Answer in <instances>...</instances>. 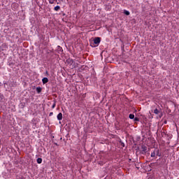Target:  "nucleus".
Instances as JSON below:
<instances>
[{
    "label": "nucleus",
    "instance_id": "f8f14e48",
    "mask_svg": "<svg viewBox=\"0 0 179 179\" xmlns=\"http://www.w3.org/2000/svg\"><path fill=\"white\" fill-rule=\"evenodd\" d=\"M57 51H59V52H62V51H64V50H62V48H61V46L58 45Z\"/></svg>",
    "mask_w": 179,
    "mask_h": 179
},
{
    "label": "nucleus",
    "instance_id": "4468645a",
    "mask_svg": "<svg viewBox=\"0 0 179 179\" xmlns=\"http://www.w3.org/2000/svg\"><path fill=\"white\" fill-rule=\"evenodd\" d=\"M159 113H160V111H159L157 108H156V109L154 110V114H157H157H159Z\"/></svg>",
    "mask_w": 179,
    "mask_h": 179
},
{
    "label": "nucleus",
    "instance_id": "b1692460",
    "mask_svg": "<svg viewBox=\"0 0 179 179\" xmlns=\"http://www.w3.org/2000/svg\"><path fill=\"white\" fill-rule=\"evenodd\" d=\"M66 48H69V46H66Z\"/></svg>",
    "mask_w": 179,
    "mask_h": 179
},
{
    "label": "nucleus",
    "instance_id": "6e6552de",
    "mask_svg": "<svg viewBox=\"0 0 179 179\" xmlns=\"http://www.w3.org/2000/svg\"><path fill=\"white\" fill-rule=\"evenodd\" d=\"M36 162H37L38 164H41V163H43V159H41V158H38V159H36Z\"/></svg>",
    "mask_w": 179,
    "mask_h": 179
},
{
    "label": "nucleus",
    "instance_id": "aec40b11",
    "mask_svg": "<svg viewBox=\"0 0 179 179\" xmlns=\"http://www.w3.org/2000/svg\"><path fill=\"white\" fill-rule=\"evenodd\" d=\"M92 48H95V47H97V45H92Z\"/></svg>",
    "mask_w": 179,
    "mask_h": 179
},
{
    "label": "nucleus",
    "instance_id": "5701e85b",
    "mask_svg": "<svg viewBox=\"0 0 179 179\" xmlns=\"http://www.w3.org/2000/svg\"><path fill=\"white\" fill-rule=\"evenodd\" d=\"M121 48H122V50H124V46H122Z\"/></svg>",
    "mask_w": 179,
    "mask_h": 179
},
{
    "label": "nucleus",
    "instance_id": "9d476101",
    "mask_svg": "<svg viewBox=\"0 0 179 179\" xmlns=\"http://www.w3.org/2000/svg\"><path fill=\"white\" fill-rule=\"evenodd\" d=\"M123 13H124V15H126L127 16H129V15H131V13H129V11L127 10H124Z\"/></svg>",
    "mask_w": 179,
    "mask_h": 179
},
{
    "label": "nucleus",
    "instance_id": "20e7f679",
    "mask_svg": "<svg viewBox=\"0 0 179 179\" xmlns=\"http://www.w3.org/2000/svg\"><path fill=\"white\" fill-rule=\"evenodd\" d=\"M42 83L43 85H45V83H48V78L47 77H45L42 79Z\"/></svg>",
    "mask_w": 179,
    "mask_h": 179
},
{
    "label": "nucleus",
    "instance_id": "ddd939ff",
    "mask_svg": "<svg viewBox=\"0 0 179 179\" xmlns=\"http://www.w3.org/2000/svg\"><path fill=\"white\" fill-rule=\"evenodd\" d=\"M129 118H130V120H134L135 118V115L134 114H130L129 115Z\"/></svg>",
    "mask_w": 179,
    "mask_h": 179
},
{
    "label": "nucleus",
    "instance_id": "393cba45",
    "mask_svg": "<svg viewBox=\"0 0 179 179\" xmlns=\"http://www.w3.org/2000/svg\"><path fill=\"white\" fill-rule=\"evenodd\" d=\"M74 48H76V45H75Z\"/></svg>",
    "mask_w": 179,
    "mask_h": 179
},
{
    "label": "nucleus",
    "instance_id": "a211bd4d",
    "mask_svg": "<svg viewBox=\"0 0 179 179\" xmlns=\"http://www.w3.org/2000/svg\"><path fill=\"white\" fill-rule=\"evenodd\" d=\"M17 179H23V177L17 176Z\"/></svg>",
    "mask_w": 179,
    "mask_h": 179
},
{
    "label": "nucleus",
    "instance_id": "4be33fe9",
    "mask_svg": "<svg viewBox=\"0 0 179 179\" xmlns=\"http://www.w3.org/2000/svg\"><path fill=\"white\" fill-rule=\"evenodd\" d=\"M45 73L48 76V71H45Z\"/></svg>",
    "mask_w": 179,
    "mask_h": 179
},
{
    "label": "nucleus",
    "instance_id": "dca6fc26",
    "mask_svg": "<svg viewBox=\"0 0 179 179\" xmlns=\"http://www.w3.org/2000/svg\"><path fill=\"white\" fill-rule=\"evenodd\" d=\"M55 106H57V102L55 101L54 103L52 106V108H55Z\"/></svg>",
    "mask_w": 179,
    "mask_h": 179
},
{
    "label": "nucleus",
    "instance_id": "2eb2a0df",
    "mask_svg": "<svg viewBox=\"0 0 179 179\" xmlns=\"http://www.w3.org/2000/svg\"><path fill=\"white\" fill-rule=\"evenodd\" d=\"M156 157V152L155 151H153L152 153H151V157Z\"/></svg>",
    "mask_w": 179,
    "mask_h": 179
},
{
    "label": "nucleus",
    "instance_id": "423d86ee",
    "mask_svg": "<svg viewBox=\"0 0 179 179\" xmlns=\"http://www.w3.org/2000/svg\"><path fill=\"white\" fill-rule=\"evenodd\" d=\"M42 90H43V88L41 87H36V92L38 93V94H40V93H41Z\"/></svg>",
    "mask_w": 179,
    "mask_h": 179
},
{
    "label": "nucleus",
    "instance_id": "f3484780",
    "mask_svg": "<svg viewBox=\"0 0 179 179\" xmlns=\"http://www.w3.org/2000/svg\"><path fill=\"white\" fill-rule=\"evenodd\" d=\"M134 120L136 122H139V118L138 117H134Z\"/></svg>",
    "mask_w": 179,
    "mask_h": 179
},
{
    "label": "nucleus",
    "instance_id": "6ab92c4d",
    "mask_svg": "<svg viewBox=\"0 0 179 179\" xmlns=\"http://www.w3.org/2000/svg\"><path fill=\"white\" fill-rule=\"evenodd\" d=\"M53 114H54V113H52V112L50 113V114H49L50 117H51L52 115H53Z\"/></svg>",
    "mask_w": 179,
    "mask_h": 179
},
{
    "label": "nucleus",
    "instance_id": "9b49d317",
    "mask_svg": "<svg viewBox=\"0 0 179 179\" xmlns=\"http://www.w3.org/2000/svg\"><path fill=\"white\" fill-rule=\"evenodd\" d=\"M120 146H122V148H125V143L124 142H122V141H120Z\"/></svg>",
    "mask_w": 179,
    "mask_h": 179
},
{
    "label": "nucleus",
    "instance_id": "1a4fd4ad",
    "mask_svg": "<svg viewBox=\"0 0 179 179\" xmlns=\"http://www.w3.org/2000/svg\"><path fill=\"white\" fill-rule=\"evenodd\" d=\"M49 3H50V5H52V3H55V2H58V0H48Z\"/></svg>",
    "mask_w": 179,
    "mask_h": 179
},
{
    "label": "nucleus",
    "instance_id": "412c9836",
    "mask_svg": "<svg viewBox=\"0 0 179 179\" xmlns=\"http://www.w3.org/2000/svg\"><path fill=\"white\" fill-rule=\"evenodd\" d=\"M54 145H55L56 146H58V143H54Z\"/></svg>",
    "mask_w": 179,
    "mask_h": 179
},
{
    "label": "nucleus",
    "instance_id": "7ed1b4c3",
    "mask_svg": "<svg viewBox=\"0 0 179 179\" xmlns=\"http://www.w3.org/2000/svg\"><path fill=\"white\" fill-rule=\"evenodd\" d=\"M154 152H155V155L156 156H158V157H160L162 156V154H160L158 148L155 149Z\"/></svg>",
    "mask_w": 179,
    "mask_h": 179
},
{
    "label": "nucleus",
    "instance_id": "0eeeda50",
    "mask_svg": "<svg viewBox=\"0 0 179 179\" xmlns=\"http://www.w3.org/2000/svg\"><path fill=\"white\" fill-rule=\"evenodd\" d=\"M60 9H61V6H56L54 8V10H55V12H58V10H59Z\"/></svg>",
    "mask_w": 179,
    "mask_h": 179
},
{
    "label": "nucleus",
    "instance_id": "f03ea898",
    "mask_svg": "<svg viewBox=\"0 0 179 179\" xmlns=\"http://www.w3.org/2000/svg\"><path fill=\"white\" fill-rule=\"evenodd\" d=\"M101 42V38L100 37H96L94 39V44H96V45H99V44H100Z\"/></svg>",
    "mask_w": 179,
    "mask_h": 179
},
{
    "label": "nucleus",
    "instance_id": "bb28decb",
    "mask_svg": "<svg viewBox=\"0 0 179 179\" xmlns=\"http://www.w3.org/2000/svg\"><path fill=\"white\" fill-rule=\"evenodd\" d=\"M0 129H1V127H0Z\"/></svg>",
    "mask_w": 179,
    "mask_h": 179
},
{
    "label": "nucleus",
    "instance_id": "f257e3e1",
    "mask_svg": "<svg viewBox=\"0 0 179 179\" xmlns=\"http://www.w3.org/2000/svg\"><path fill=\"white\" fill-rule=\"evenodd\" d=\"M141 155H146L147 152H148V147H146V145H141Z\"/></svg>",
    "mask_w": 179,
    "mask_h": 179
},
{
    "label": "nucleus",
    "instance_id": "39448f33",
    "mask_svg": "<svg viewBox=\"0 0 179 179\" xmlns=\"http://www.w3.org/2000/svg\"><path fill=\"white\" fill-rule=\"evenodd\" d=\"M57 118L58 121H62V113H59L57 115Z\"/></svg>",
    "mask_w": 179,
    "mask_h": 179
},
{
    "label": "nucleus",
    "instance_id": "a878e982",
    "mask_svg": "<svg viewBox=\"0 0 179 179\" xmlns=\"http://www.w3.org/2000/svg\"><path fill=\"white\" fill-rule=\"evenodd\" d=\"M72 48H74L73 46H72Z\"/></svg>",
    "mask_w": 179,
    "mask_h": 179
}]
</instances>
